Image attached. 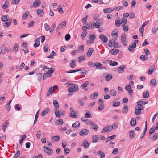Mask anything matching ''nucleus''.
<instances>
[{
	"mask_svg": "<svg viewBox=\"0 0 158 158\" xmlns=\"http://www.w3.org/2000/svg\"><path fill=\"white\" fill-rule=\"evenodd\" d=\"M139 42V41L138 40H135L134 42L132 43V45H130L128 47L129 50L131 52H132L134 50V48L136 47V44Z\"/></svg>",
	"mask_w": 158,
	"mask_h": 158,
	"instance_id": "1",
	"label": "nucleus"
},
{
	"mask_svg": "<svg viewBox=\"0 0 158 158\" xmlns=\"http://www.w3.org/2000/svg\"><path fill=\"white\" fill-rule=\"evenodd\" d=\"M43 149L45 152L48 155H51L53 153L52 150L50 148H48L45 145L43 147Z\"/></svg>",
	"mask_w": 158,
	"mask_h": 158,
	"instance_id": "2",
	"label": "nucleus"
},
{
	"mask_svg": "<svg viewBox=\"0 0 158 158\" xmlns=\"http://www.w3.org/2000/svg\"><path fill=\"white\" fill-rule=\"evenodd\" d=\"M94 66L96 67L98 69L100 70L105 69L106 70V68L104 67H103L102 64L99 62H95L94 64Z\"/></svg>",
	"mask_w": 158,
	"mask_h": 158,
	"instance_id": "3",
	"label": "nucleus"
},
{
	"mask_svg": "<svg viewBox=\"0 0 158 158\" xmlns=\"http://www.w3.org/2000/svg\"><path fill=\"white\" fill-rule=\"evenodd\" d=\"M99 39L104 43H106L108 40V38L105 35L102 34L100 35L99 36Z\"/></svg>",
	"mask_w": 158,
	"mask_h": 158,
	"instance_id": "4",
	"label": "nucleus"
},
{
	"mask_svg": "<svg viewBox=\"0 0 158 158\" xmlns=\"http://www.w3.org/2000/svg\"><path fill=\"white\" fill-rule=\"evenodd\" d=\"M89 132L88 130L86 129H84L80 131L79 132V135L81 136L87 135Z\"/></svg>",
	"mask_w": 158,
	"mask_h": 158,
	"instance_id": "5",
	"label": "nucleus"
},
{
	"mask_svg": "<svg viewBox=\"0 0 158 158\" xmlns=\"http://www.w3.org/2000/svg\"><path fill=\"white\" fill-rule=\"evenodd\" d=\"M126 34H122L121 37V42L124 46H126L127 45V42H126Z\"/></svg>",
	"mask_w": 158,
	"mask_h": 158,
	"instance_id": "6",
	"label": "nucleus"
},
{
	"mask_svg": "<svg viewBox=\"0 0 158 158\" xmlns=\"http://www.w3.org/2000/svg\"><path fill=\"white\" fill-rule=\"evenodd\" d=\"M102 23L103 20L102 19H98L95 23L94 26L97 28H99Z\"/></svg>",
	"mask_w": 158,
	"mask_h": 158,
	"instance_id": "7",
	"label": "nucleus"
},
{
	"mask_svg": "<svg viewBox=\"0 0 158 158\" xmlns=\"http://www.w3.org/2000/svg\"><path fill=\"white\" fill-rule=\"evenodd\" d=\"M12 20V19L11 18L7 19V22L3 23V27L6 28L8 27L10 25Z\"/></svg>",
	"mask_w": 158,
	"mask_h": 158,
	"instance_id": "8",
	"label": "nucleus"
},
{
	"mask_svg": "<svg viewBox=\"0 0 158 158\" xmlns=\"http://www.w3.org/2000/svg\"><path fill=\"white\" fill-rule=\"evenodd\" d=\"M66 21H64L60 23L57 28V31H58L59 29L64 28L66 26Z\"/></svg>",
	"mask_w": 158,
	"mask_h": 158,
	"instance_id": "9",
	"label": "nucleus"
},
{
	"mask_svg": "<svg viewBox=\"0 0 158 158\" xmlns=\"http://www.w3.org/2000/svg\"><path fill=\"white\" fill-rule=\"evenodd\" d=\"M87 124L88 125L91 126L92 128L95 130V131H97V130L98 127L96 124H94L93 122L89 120Z\"/></svg>",
	"mask_w": 158,
	"mask_h": 158,
	"instance_id": "10",
	"label": "nucleus"
},
{
	"mask_svg": "<svg viewBox=\"0 0 158 158\" xmlns=\"http://www.w3.org/2000/svg\"><path fill=\"white\" fill-rule=\"evenodd\" d=\"M110 125L107 126L106 127L104 128L102 131H101V133H103L105 132H108L112 131L111 130H110Z\"/></svg>",
	"mask_w": 158,
	"mask_h": 158,
	"instance_id": "11",
	"label": "nucleus"
},
{
	"mask_svg": "<svg viewBox=\"0 0 158 158\" xmlns=\"http://www.w3.org/2000/svg\"><path fill=\"white\" fill-rule=\"evenodd\" d=\"M148 22L146 21L143 22V24L142 25L140 28H139V31L142 34V36H143V33L144 31V26L148 24Z\"/></svg>",
	"mask_w": 158,
	"mask_h": 158,
	"instance_id": "12",
	"label": "nucleus"
},
{
	"mask_svg": "<svg viewBox=\"0 0 158 158\" xmlns=\"http://www.w3.org/2000/svg\"><path fill=\"white\" fill-rule=\"evenodd\" d=\"M55 71V69L52 68L49 69V70H48L45 73L48 75V77L51 76L53 72Z\"/></svg>",
	"mask_w": 158,
	"mask_h": 158,
	"instance_id": "13",
	"label": "nucleus"
},
{
	"mask_svg": "<svg viewBox=\"0 0 158 158\" xmlns=\"http://www.w3.org/2000/svg\"><path fill=\"white\" fill-rule=\"evenodd\" d=\"M40 43V39L39 37L35 41V43L34 44V46L35 48L38 47Z\"/></svg>",
	"mask_w": 158,
	"mask_h": 158,
	"instance_id": "14",
	"label": "nucleus"
},
{
	"mask_svg": "<svg viewBox=\"0 0 158 158\" xmlns=\"http://www.w3.org/2000/svg\"><path fill=\"white\" fill-rule=\"evenodd\" d=\"M125 66L124 65H122L118 68V72L119 73H123L124 72V69Z\"/></svg>",
	"mask_w": 158,
	"mask_h": 158,
	"instance_id": "15",
	"label": "nucleus"
},
{
	"mask_svg": "<svg viewBox=\"0 0 158 158\" xmlns=\"http://www.w3.org/2000/svg\"><path fill=\"white\" fill-rule=\"evenodd\" d=\"M50 111V109L49 108H48L44 110L42 112L41 114V115L44 116L46 115L48 112H49Z\"/></svg>",
	"mask_w": 158,
	"mask_h": 158,
	"instance_id": "16",
	"label": "nucleus"
},
{
	"mask_svg": "<svg viewBox=\"0 0 158 158\" xmlns=\"http://www.w3.org/2000/svg\"><path fill=\"white\" fill-rule=\"evenodd\" d=\"M53 103L55 108L56 110H57L59 108V106L58 104V101L56 100H54Z\"/></svg>",
	"mask_w": 158,
	"mask_h": 158,
	"instance_id": "17",
	"label": "nucleus"
},
{
	"mask_svg": "<svg viewBox=\"0 0 158 158\" xmlns=\"http://www.w3.org/2000/svg\"><path fill=\"white\" fill-rule=\"evenodd\" d=\"M37 12L39 16L43 17L44 15V12L43 10L40 9H37Z\"/></svg>",
	"mask_w": 158,
	"mask_h": 158,
	"instance_id": "18",
	"label": "nucleus"
},
{
	"mask_svg": "<svg viewBox=\"0 0 158 158\" xmlns=\"http://www.w3.org/2000/svg\"><path fill=\"white\" fill-rule=\"evenodd\" d=\"M98 135H94L93 136L92 142L93 143H95L97 142L98 141Z\"/></svg>",
	"mask_w": 158,
	"mask_h": 158,
	"instance_id": "19",
	"label": "nucleus"
},
{
	"mask_svg": "<svg viewBox=\"0 0 158 158\" xmlns=\"http://www.w3.org/2000/svg\"><path fill=\"white\" fill-rule=\"evenodd\" d=\"M118 30L115 29L114 30L112 33V36L114 37L115 36L116 37L115 38H117L118 37Z\"/></svg>",
	"mask_w": 158,
	"mask_h": 158,
	"instance_id": "20",
	"label": "nucleus"
},
{
	"mask_svg": "<svg viewBox=\"0 0 158 158\" xmlns=\"http://www.w3.org/2000/svg\"><path fill=\"white\" fill-rule=\"evenodd\" d=\"M120 18L118 17H117L116 18L115 20V24L116 26L117 27H119L120 26L121 24V23H120Z\"/></svg>",
	"mask_w": 158,
	"mask_h": 158,
	"instance_id": "21",
	"label": "nucleus"
},
{
	"mask_svg": "<svg viewBox=\"0 0 158 158\" xmlns=\"http://www.w3.org/2000/svg\"><path fill=\"white\" fill-rule=\"evenodd\" d=\"M110 52L112 55H115L119 52V50L117 49H113L110 50Z\"/></svg>",
	"mask_w": 158,
	"mask_h": 158,
	"instance_id": "22",
	"label": "nucleus"
},
{
	"mask_svg": "<svg viewBox=\"0 0 158 158\" xmlns=\"http://www.w3.org/2000/svg\"><path fill=\"white\" fill-rule=\"evenodd\" d=\"M107 61L109 62V63L110 66H116L118 64V63L116 61H112L111 60H109Z\"/></svg>",
	"mask_w": 158,
	"mask_h": 158,
	"instance_id": "23",
	"label": "nucleus"
},
{
	"mask_svg": "<svg viewBox=\"0 0 158 158\" xmlns=\"http://www.w3.org/2000/svg\"><path fill=\"white\" fill-rule=\"evenodd\" d=\"M83 146L85 148H87L89 146V143L86 139L84 140L83 141Z\"/></svg>",
	"mask_w": 158,
	"mask_h": 158,
	"instance_id": "24",
	"label": "nucleus"
},
{
	"mask_svg": "<svg viewBox=\"0 0 158 158\" xmlns=\"http://www.w3.org/2000/svg\"><path fill=\"white\" fill-rule=\"evenodd\" d=\"M97 153L100 156V158H104L105 157L104 153L102 151H98Z\"/></svg>",
	"mask_w": 158,
	"mask_h": 158,
	"instance_id": "25",
	"label": "nucleus"
},
{
	"mask_svg": "<svg viewBox=\"0 0 158 158\" xmlns=\"http://www.w3.org/2000/svg\"><path fill=\"white\" fill-rule=\"evenodd\" d=\"M40 3V0H36L33 2V5L36 8Z\"/></svg>",
	"mask_w": 158,
	"mask_h": 158,
	"instance_id": "26",
	"label": "nucleus"
},
{
	"mask_svg": "<svg viewBox=\"0 0 158 158\" xmlns=\"http://www.w3.org/2000/svg\"><path fill=\"white\" fill-rule=\"evenodd\" d=\"M136 120L134 118L131 119L130 122V124L132 126H134L136 124Z\"/></svg>",
	"mask_w": 158,
	"mask_h": 158,
	"instance_id": "27",
	"label": "nucleus"
},
{
	"mask_svg": "<svg viewBox=\"0 0 158 158\" xmlns=\"http://www.w3.org/2000/svg\"><path fill=\"white\" fill-rule=\"evenodd\" d=\"M135 107L138 109H140L141 110H143L144 109V107L141 104V103H138V101L137 102V105Z\"/></svg>",
	"mask_w": 158,
	"mask_h": 158,
	"instance_id": "28",
	"label": "nucleus"
},
{
	"mask_svg": "<svg viewBox=\"0 0 158 158\" xmlns=\"http://www.w3.org/2000/svg\"><path fill=\"white\" fill-rule=\"evenodd\" d=\"M85 58V55H82L79 56L78 58V60L79 63L81 62Z\"/></svg>",
	"mask_w": 158,
	"mask_h": 158,
	"instance_id": "29",
	"label": "nucleus"
},
{
	"mask_svg": "<svg viewBox=\"0 0 158 158\" xmlns=\"http://www.w3.org/2000/svg\"><path fill=\"white\" fill-rule=\"evenodd\" d=\"M128 111V107L127 105H126L122 109V112L123 113L126 114Z\"/></svg>",
	"mask_w": 158,
	"mask_h": 158,
	"instance_id": "30",
	"label": "nucleus"
},
{
	"mask_svg": "<svg viewBox=\"0 0 158 158\" xmlns=\"http://www.w3.org/2000/svg\"><path fill=\"white\" fill-rule=\"evenodd\" d=\"M116 135H114L110 136L108 137H107L106 139V140H107V141H106V142L107 143L108 141H110L112 139H113L114 138H115L116 137Z\"/></svg>",
	"mask_w": 158,
	"mask_h": 158,
	"instance_id": "31",
	"label": "nucleus"
},
{
	"mask_svg": "<svg viewBox=\"0 0 158 158\" xmlns=\"http://www.w3.org/2000/svg\"><path fill=\"white\" fill-rule=\"evenodd\" d=\"M93 52V50L92 48H90L88 50V52L87 53V56L88 57H90L92 52Z\"/></svg>",
	"mask_w": 158,
	"mask_h": 158,
	"instance_id": "32",
	"label": "nucleus"
},
{
	"mask_svg": "<svg viewBox=\"0 0 158 158\" xmlns=\"http://www.w3.org/2000/svg\"><path fill=\"white\" fill-rule=\"evenodd\" d=\"M80 125V123L79 121H77L76 122L74 123L73 124L72 126L74 128L78 127Z\"/></svg>",
	"mask_w": 158,
	"mask_h": 158,
	"instance_id": "33",
	"label": "nucleus"
},
{
	"mask_svg": "<svg viewBox=\"0 0 158 158\" xmlns=\"http://www.w3.org/2000/svg\"><path fill=\"white\" fill-rule=\"evenodd\" d=\"M127 22V19L125 17H123L122 19L121 24L123 26L126 24Z\"/></svg>",
	"mask_w": 158,
	"mask_h": 158,
	"instance_id": "34",
	"label": "nucleus"
},
{
	"mask_svg": "<svg viewBox=\"0 0 158 158\" xmlns=\"http://www.w3.org/2000/svg\"><path fill=\"white\" fill-rule=\"evenodd\" d=\"M141 110H140V109H138L137 108H135V114L137 115H139L141 113Z\"/></svg>",
	"mask_w": 158,
	"mask_h": 158,
	"instance_id": "35",
	"label": "nucleus"
},
{
	"mask_svg": "<svg viewBox=\"0 0 158 158\" xmlns=\"http://www.w3.org/2000/svg\"><path fill=\"white\" fill-rule=\"evenodd\" d=\"M118 126V124L116 123H114V124L112 126H110V130H112L113 128L116 129L117 128Z\"/></svg>",
	"mask_w": 158,
	"mask_h": 158,
	"instance_id": "36",
	"label": "nucleus"
},
{
	"mask_svg": "<svg viewBox=\"0 0 158 158\" xmlns=\"http://www.w3.org/2000/svg\"><path fill=\"white\" fill-rule=\"evenodd\" d=\"M149 94L148 91H145L143 93V97L145 98H147L149 97Z\"/></svg>",
	"mask_w": 158,
	"mask_h": 158,
	"instance_id": "37",
	"label": "nucleus"
},
{
	"mask_svg": "<svg viewBox=\"0 0 158 158\" xmlns=\"http://www.w3.org/2000/svg\"><path fill=\"white\" fill-rule=\"evenodd\" d=\"M140 59L143 61L147 60L148 59V56H147L145 55H141L140 57Z\"/></svg>",
	"mask_w": 158,
	"mask_h": 158,
	"instance_id": "38",
	"label": "nucleus"
},
{
	"mask_svg": "<svg viewBox=\"0 0 158 158\" xmlns=\"http://www.w3.org/2000/svg\"><path fill=\"white\" fill-rule=\"evenodd\" d=\"M156 83V81L155 79H152L151 80L150 82V84L151 86H155Z\"/></svg>",
	"mask_w": 158,
	"mask_h": 158,
	"instance_id": "39",
	"label": "nucleus"
},
{
	"mask_svg": "<svg viewBox=\"0 0 158 158\" xmlns=\"http://www.w3.org/2000/svg\"><path fill=\"white\" fill-rule=\"evenodd\" d=\"M113 11H114L113 9L112 10L110 8H107L104 9L103 10V12L106 13H109Z\"/></svg>",
	"mask_w": 158,
	"mask_h": 158,
	"instance_id": "40",
	"label": "nucleus"
},
{
	"mask_svg": "<svg viewBox=\"0 0 158 158\" xmlns=\"http://www.w3.org/2000/svg\"><path fill=\"white\" fill-rule=\"evenodd\" d=\"M21 139L19 140V142L21 146H22V143L23 141L26 138V136L25 135H22L21 136Z\"/></svg>",
	"mask_w": 158,
	"mask_h": 158,
	"instance_id": "41",
	"label": "nucleus"
},
{
	"mask_svg": "<svg viewBox=\"0 0 158 158\" xmlns=\"http://www.w3.org/2000/svg\"><path fill=\"white\" fill-rule=\"evenodd\" d=\"M112 78V76L111 74H110L107 75L105 77V79L107 81H109Z\"/></svg>",
	"mask_w": 158,
	"mask_h": 158,
	"instance_id": "42",
	"label": "nucleus"
},
{
	"mask_svg": "<svg viewBox=\"0 0 158 158\" xmlns=\"http://www.w3.org/2000/svg\"><path fill=\"white\" fill-rule=\"evenodd\" d=\"M9 2L8 1H6L5 2V3L2 6V8L4 9H6L7 8L9 5Z\"/></svg>",
	"mask_w": 158,
	"mask_h": 158,
	"instance_id": "43",
	"label": "nucleus"
},
{
	"mask_svg": "<svg viewBox=\"0 0 158 158\" xmlns=\"http://www.w3.org/2000/svg\"><path fill=\"white\" fill-rule=\"evenodd\" d=\"M130 138V139H133L134 137V132L133 130H131L129 132Z\"/></svg>",
	"mask_w": 158,
	"mask_h": 158,
	"instance_id": "44",
	"label": "nucleus"
},
{
	"mask_svg": "<svg viewBox=\"0 0 158 158\" xmlns=\"http://www.w3.org/2000/svg\"><path fill=\"white\" fill-rule=\"evenodd\" d=\"M86 113L85 114V117L86 118H90L91 117V114L89 110H86Z\"/></svg>",
	"mask_w": 158,
	"mask_h": 158,
	"instance_id": "45",
	"label": "nucleus"
},
{
	"mask_svg": "<svg viewBox=\"0 0 158 158\" xmlns=\"http://www.w3.org/2000/svg\"><path fill=\"white\" fill-rule=\"evenodd\" d=\"M98 95V93L95 92L92 94L90 96V98L92 99H95L96 98V97Z\"/></svg>",
	"mask_w": 158,
	"mask_h": 158,
	"instance_id": "46",
	"label": "nucleus"
},
{
	"mask_svg": "<svg viewBox=\"0 0 158 158\" xmlns=\"http://www.w3.org/2000/svg\"><path fill=\"white\" fill-rule=\"evenodd\" d=\"M51 139H53L56 142L60 139V137L59 136H52Z\"/></svg>",
	"mask_w": 158,
	"mask_h": 158,
	"instance_id": "47",
	"label": "nucleus"
},
{
	"mask_svg": "<svg viewBox=\"0 0 158 158\" xmlns=\"http://www.w3.org/2000/svg\"><path fill=\"white\" fill-rule=\"evenodd\" d=\"M8 17V16L7 15H6V16L5 15H3L1 17V19L3 22H5L6 21H7Z\"/></svg>",
	"mask_w": 158,
	"mask_h": 158,
	"instance_id": "48",
	"label": "nucleus"
},
{
	"mask_svg": "<svg viewBox=\"0 0 158 158\" xmlns=\"http://www.w3.org/2000/svg\"><path fill=\"white\" fill-rule=\"evenodd\" d=\"M114 41V40L112 39L110 40L108 44V46L110 47H112L113 46Z\"/></svg>",
	"mask_w": 158,
	"mask_h": 158,
	"instance_id": "49",
	"label": "nucleus"
},
{
	"mask_svg": "<svg viewBox=\"0 0 158 158\" xmlns=\"http://www.w3.org/2000/svg\"><path fill=\"white\" fill-rule=\"evenodd\" d=\"M36 75L38 76V80L39 82H40L41 80L42 77V74L40 73H37Z\"/></svg>",
	"mask_w": 158,
	"mask_h": 158,
	"instance_id": "50",
	"label": "nucleus"
},
{
	"mask_svg": "<svg viewBox=\"0 0 158 158\" xmlns=\"http://www.w3.org/2000/svg\"><path fill=\"white\" fill-rule=\"evenodd\" d=\"M123 6L116 7L113 9V10L116 11H118L123 9Z\"/></svg>",
	"mask_w": 158,
	"mask_h": 158,
	"instance_id": "51",
	"label": "nucleus"
},
{
	"mask_svg": "<svg viewBox=\"0 0 158 158\" xmlns=\"http://www.w3.org/2000/svg\"><path fill=\"white\" fill-rule=\"evenodd\" d=\"M56 23H52V24L51 27V30H50L49 31L50 32H51L52 31H54L55 27H56Z\"/></svg>",
	"mask_w": 158,
	"mask_h": 158,
	"instance_id": "52",
	"label": "nucleus"
},
{
	"mask_svg": "<svg viewBox=\"0 0 158 158\" xmlns=\"http://www.w3.org/2000/svg\"><path fill=\"white\" fill-rule=\"evenodd\" d=\"M120 104V103L119 102H113V106L114 107H115L118 106Z\"/></svg>",
	"mask_w": 158,
	"mask_h": 158,
	"instance_id": "53",
	"label": "nucleus"
},
{
	"mask_svg": "<svg viewBox=\"0 0 158 158\" xmlns=\"http://www.w3.org/2000/svg\"><path fill=\"white\" fill-rule=\"evenodd\" d=\"M148 100H146L145 101H142V100H139L138 101V103H141V104L144 105L148 103Z\"/></svg>",
	"mask_w": 158,
	"mask_h": 158,
	"instance_id": "54",
	"label": "nucleus"
},
{
	"mask_svg": "<svg viewBox=\"0 0 158 158\" xmlns=\"http://www.w3.org/2000/svg\"><path fill=\"white\" fill-rule=\"evenodd\" d=\"M76 65V63L75 61L74 60H72L71 61V62L70 64V66L72 68H74Z\"/></svg>",
	"mask_w": 158,
	"mask_h": 158,
	"instance_id": "55",
	"label": "nucleus"
},
{
	"mask_svg": "<svg viewBox=\"0 0 158 158\" xmlns=\"http://www.w3.org/2000/svg\"><path fill=\"white\" fill-rule=\"evenodd\" d=\"M20 154V152L19 151H17L14 156V158H17L18 157Z\"/></svg>",
	"mask_w": 158,
	"mask_h": 158,
	"instance_id": "56",
	"label": "nucleus"
},
{
	"mask_svg": "<svg viewBox=\"0 0 158 158\" xmlns=\"http://www.w3.org/2000/svg\"><path fill=\"white\" fill-rule=\"evenodd\" d=\"M110 94L111 95L113 96H116V91L114 90H110Z\"/></svg>",
	"mask_w": 158,
	"mask_h": 158,
	"instance_id": "57",
	"label": "nucleus"
},
{
	"mask_svg": "<svg viewBox=\"0 0 158 158\" xmlns=\"http://www.w3.org/2000/svg\"><path fill=\"white\" fill-rule=\"evenodd\" d=\"M158 133H155L154 134L153 137H152V140L155 141L158 138Z\"/></svg>",
	"mask_w": 158,
	"mask_h": 158,
	"instance_id": "58",
	"label": "nucleus"
},
{
	"mask_svg": "<svg viewBox=\"0 0 158 158\" xmlns=\"http://www.w3.org/2000/svg\"><path fill=\"white\" fill-rule=\"evenodd\" d=\"M59 12L62 14L63 13V10L61 6H58L57 8Z\"/></svg>",
	"mask_w": 158,
	"mask_h": 158,
	"instance_id": "59",
	"label": "nucleus"
},
{
	"mask_svg": "<svg viewBox=\"0 0 158 158\" xmlns=\"http://www.w3.org/2000/svg\"><path fill=\"white\" fill-rule=\"evenodd\" d=\"M87 35V32L85 31L83 32L81 34V36L83 40H85V37Z\"/></svg>",
	"mask_w": 158,
	"mask_h": 158,
	"instance_id": "60",
	"label": "nucleus"
},
{
	"mask_svg": "<svg viewBox=\"0 0 158 158\" xmlns=\"http://www.w3.org/2000/svg\"><path fill=\"white\" fill-rule=\"evenodd\" d=\"M70 37H71L70 35L69 34H67L65 35V40L67 41H69L70 38Z\"/></svg>",
	"mask_w": 158,
	"mask_h": 158,
	"instance_id": "61",
	"label": "nucleus"
},
{
	"mask_svg": "<svg viewBox=\"0 0 158 158\" xmlns=\"http://www.w3.org/2000/svg\"><path fill=\"white\" fill-rule=\"evenodd\" d=\"M60 111H59V110H57L55 112V115L58 118H60Z\"/></svg>",
	"mask_w": 158,
	"mask_h": 158,
	"instance_id": "62",
	"label": "nucleus"
},
{
	"mask_svg": "<svg viewBox=\"0 0 158 158\" xmlns=\"http://www.w3.org/2000/svg\"><path fill=\"white\" fill-rule=\"evenodd\" d=\"M89 38L90 40L94 41V40L95 39L96 36L92 34L89 35Z\"/></svg>",
	"mask_w": 158,
	"mask_h": 158,
	"instance_id": "63",
	"label": "nucleus"
},
{
	"mask_svg": "<svg viewBox=\"0 0 158 158\" xmlns=\"http://www.w3.org/2000/svg\"><path fill=\"white\" fill-rule=\"evenodd\" d=\"M88 85L89 82L88 81L86 82L82 85L81 87L82 88H86Z\"/></svg>",
	"mask_w": 158,
	"mask_h": 158,
	"instance_id": "64",
	"label": "nucleus"
}]
</instances>
